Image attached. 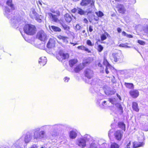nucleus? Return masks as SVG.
I'll list each match as a JSON object with an SVG mask.
<instances>
[{
  "instance_id": "f257e3e1",
  "label": "nucleus",
  "mask_w": 148,
  "mask_h": 148,
  "mask_svg": "<svg viewBox=\"0 0 148 148\" xmlns=\"http://www.w3.org/2000/svg\"><path fill=\"white\" fill-rule=\"evenodd\" d=\"M40 128L39 127H36L33 130V135L30 132L27 133L24 138H21L17 140L12 145V148H21V146L23 143L25 141L26 143H29L32 139L37 141L45 140L46 138V132L44 130H40Z\"/></svg>"
},
{
  "instance_id": "f03ea898",
  "label": "nucleus",
  "mask_w": 148,
  "mask_h": 148,
  "mask_svg": "<svg viewBox=\"0 0 148 148\" xmlns=\"http://www.w3.org/2000/svg\"><path fill=\"white\" fill-rule=\"evenodd\" d=\"M12 0H8L6 1V4L10 6L12 10L11 13L10 9L7 7H5L4 14L8 19H10V23L12 26L15 28L18 27V22L20 19L18 17H15V15L13 13V11L15 9L14 5L12 3Z\"/></svg>"
},
{
  "instance_id": "7ed1b4c3",
  "label": "nucleus",
  "mask_w": 148,
  "mask_h": 148,
  "mask_svg": "<svg viewBox=\"0 0 148 148\" xmlns=\"http://www.w3.org/2000/svg\"><path fill=\"white\" fill-rule=\"evenodd\" d=\"M84 73L85 76L88 79V81L87 80H86V82L90 84L92 86L96 85V82L95 79H93L91 80H90L93 76V71L90 69H85Z\"/></svg>"
},
{
  "instance_id": "20e7f679",
  "label": "nucleus",
  "mask_w": 148,
  "mask_h": 148,
  "mask_svg": "<svg viewBox=\"0 0 148 148\" xmlns=\"http://www.w3.org/2000/svg\"><path fill=\"white\" fill-rule=\"evenodd\" d=\"M36 29L35 26L31 24L25 25L23 28L24 32L30 35H34L36 33Z\"/></svg>"
},
{
  "instance_id": "39448f33",
  "label": "nucleus",
  "mask_w": 148,
  "mask_h": 148,
  "mask_svg": "<svg viewBox=\"0 0 148 148\" xmlns=\"http://www.w3.org/2000/svg\"><path fill=\"white\" fill-rule=\"evenodd\" d=\"M138 142H135L133 143V148H136L138 147L143 146L145 144L144 142H141L144 141L145 140L144 134L142 133L138 138Z\"/></svg>"
},
{
  "instance_id": "423d86ee",
  "label": "nucleus",
  "mask_w": 148,
  "mask_h": 148,
  "mask_svg": "<svg viewBox=\"0 0 148 148\" xmlns=\"http://www.w3.org/2000/svg\"><path fill=\"white\" fill-rule=\"evenodd\" d=\"M62 125L60 124H57L54 125H43L40 127L43 130H49L51 129L53 131H56L57 130L60 129Z\"/></svg>"
},
{
  "instance_id": "0eeeda50",
  "label": "nucleus",
  "mask_w": 148,
  "mask_h": 148,
  "mask_svg": "<svg viewBox=\"0 0 148 148\" xmlns=\"http://www.w3.org/2000/svg\"><path fill=\"white\" fill-rule=\"evenodd\" d=\"M112 56L115 62H120L123 60V56L121 51L118 53H113L112 54Z\"/></svg>"
},
{
  "instance_id": "6e6552de",
  "label": "nucleus",
  "mask_w": 148,
  "mask_h": 148,
  "mask_svg": "<svg viewBox=\"0 0 148 148\" xmlns=\"http://www.w3.org/2000/svg\"><path fill=\"white\" fill-rule=\"evenodd\" d=\"M105 94L107 95H112L114 94L116 91L114 89H112L110 87L107 86L103 87Z\"/></svg>"
},
{
  "instance_id": "1a4fd4ad",
  "label": "nucleus",
  "mask_w": 148,
  "mask_h": 148,
  "mask_svg": "<svg viewBox=\"0 0 148 148\" xmlns=\"http://www.w3.org/2000/svg\"><path fill=\"white\" fill-rule=\"evenodd\" d=\"M36 38L41 41H44L46 40L47 36L43 31L40 30L38 32Z\"/></svg>"
},
{
  "instance_id": "9d476101",
  "label": "nucleus",
  "mask_w": 148,
  "mask_h": 148,
  "mask_svg": "<svg viewBox=\"0 0 148 148\" xmlns=\"http://www.w3.org/2000/svg\"><path fill=\"white\" fill-rule=\"evenodd\" d=\"M94 2L93 0H82L80 5L82 6L89 5L92 8H94Z\"/></svg>"
},
{
  "instance_id": "9b49d317",
  "label": "nucleus",
  "mask_w": 148,
  "mask_h": 148,
  "mask_svg": "<svg viewBox=\"0 0 148 148\" xmlns=\"http://www.w3.org/2000/svg\"><path fill=\"white\" fill-rule=\"evenodd\" d=\"M123 132L122 131L119 130L116 131L114 134L115 138L118 141H120L123 137Z\"/></svg>"
},
{
  "instance_id": "f8f14e48",
  "label": "nucleus",
  "mask_w": 148,
  "mask_h": 148,
  "mask_svg": "<svg viewBox=\"0 0 148 148\" xmlns=\"http://www.w3.org/2000/svg\"><path fill=\"white\" fill-rule=\"evenodd\" d=\"M86 140L83 138H80L77 140V144L82 148H84L86 146Z\"/></svg>"
},
{
  "instance_id": "ddd939ff",
  "label": "nucleus",
  "mask_w": 148,
  "mask_h": 148,
  "mask_svg": "<svg viewBox=\"0 0 148 148\" xmlns=\"http://www.w3.org/2000/svg\"><path fill=\"white\" fill-rule=\"evenodd\" d=\"M103 95L100 96V97L99 98V99L97 100V103L99 105L100 108H105L107 106V105L106 101H104L102 102L101 103V99H103Z\"/></svg>"
},
{
  "instance_id": "4468645a",
  "label": "nucleus",
  "mask_w": 148,
  "mask_h": 148,
  "mask_svg": "<svg viewBox=\"0 0 148 148\" xmlns=\"http://www.w3.org/2000/svg\"><path fill=\"white\" fill-rule=\"evenodd\" d=\"M77 131L76 130H72L69 132V137L71 139H75L77 136Z\"/></svg>"
},
{
  "instance_id": "2eb2a0df",
  "label": "nucleus",
  "mask_w": 148,
  "mask_h": 148,
  "mask_svg": "<svg viewBox=\"0 0 148 148\" xmlns=\"http://www.w3.org/2000/svg\"><path fill=\"white\" fill-rule=\"evenodd\" d=\"M131 96L133 98H136L139 95L138 91L136 89L132 90L129 92Z\"/></svg>"
},
{
  "instance_id": "dca6fc26",
  "label": "nucleus",
  "mask_w": 148,
  "mask_h": 148,
  "mask_svg": "<svg viewBox=\"0 0 148 148\" xmlns=\"http://www.w3.org/2000/svg\"><path fill=\"white\" fill-rule=\"evenodd\" d=\"M116 8L119 13L123 14L125 12V9L124 6L123 5L118 4L116 6Z\"/></svg>"
},
{
  "instance_id": "f3484780",
  "label": "nucleus",
  "mask_w": 148,
  "mask_h": 148,
  "mask_svg": "<svg viewBox=\"0 0 148 148\" xmlns=\"http://www.w3.org/2000/svg\"><path fill=\"white\" fill-rule=\"evenodd\" d=\"M55 45V41L53 39L50 38L47 44V47L48 48H52L54 47Z\"/></svg>"
},
{
  "instance_id": "a211bd4d",
  "label": "nucleus",
  "mask_w": 148,
  "mask_h": 148,
  "mask_svg": "<svg viewBox=\"0 0 148 148\" xmlns=\"http://www.w3.org/2000/svg\"><path fill=\"white\" fill-rule=\"evenodd\" d=\"M47 14L49 16L53 21L54 22H57L58 21V19L57 15L53 14L50 12L48 13Z\"/></svg>"
},
{
  "instance_id": "6ab92c4d",
  "label": "nucleus",
  "mask_w": 148,
  "mask_h": 148,
  "mask_svg": "<svg viewBox=\"0 0 148 148\" xmlns=\"http://www.w3.org/2000/svg\"><path fill=\"white\" fill-rule=\"evenodd\" d=\"M38 62L41 65L44 66L47 63V59L45 57H41L40 58Z\"/></svg>"
},
{
  "instance_id": "aec40b11",
  "label": "nucleus",
  "mask_w": 148,
  "mask_h": 148,
  "mask_svg": "<svg viewBox=\"0 0 148 148\" xmlns=\"http://www.w3.org/2000/svg\"><path fill=\"white\" fill-rule=\"evenodd\" d=\"M38 14L36 12L35 10L34 9H32L30 12L29 16L32 18H34L36 17Z\"/></svg>"
},
{
  "instance_id": "412c9836",
  "label": "nucleus",
  "mask_w": 148,
  "mask_h": 148,
  "mask_svg": "<svg viewBox=\"0 0 148 148\" xmlns=\"http://www.w3.org/2000/svg\"><path fill=\"white\" fill-rule=\"evenodd\" d=\"M49 28L52 31L60 32L61 31V29L57 26H51V27L49 26Z\"/></svg>"
},
{
  "instance_id": "4be33fe9",
  "label": "nucleus",
  "mask_w": 148,
  "mask_h": 148,
  "mask_svg": "<svg viewBox=\"0 0 148 148\" xmlns=\"http://www.w3.org/2000/svg\"><path fill=\"white\" fill-rule=\"evenodd\" d=\"M132 108L133 110L136 112H138L139 111V109L138 107V103L135 102H133L132 103Z\"/></svg>"
},
{
  "instance_id": "5701e85b",
  "label": "nucleus",
  "mask_w": 148,
  "mask_h": 148,
  "mask_svg": "<svg viewBox=\"0 0 148 148\" xmlns=\"http://www.w3.org/2000/svg\"><path fill=\"white\" fill-rule=\"evenodd\" d=\"M59 55L62 60L65 59L69 57V54L67 53H64L62 52H60L59 53Z\"/></svg>"
},
{
  "instance_id": "b1692460",
  "label": "nucleus",
  "mask_w": 148,
  "mask_h": 148,
  "mask_svg": "<svg viewBox=\"0 0 148 148\" xmlns=\"http://www.w3.org/2000/svg\"><path fill=\"white\" fill-rule=\"evenodd\" d=\"M64 18L66 21L68 23H70L72 20V17L71 16L68 14H65Z\"/></svg>"
},
{
  "instance_id": "393cba45",
  "label": "nucleus",
  "mask_w": 148,
  "mask_h": 148,
  "mask_svg": "<svg viewBox=\"0 0 148 148\" xmlns=\"http://www.w3.org/2000/svg\"><path fill=\"white\" fill-rule=\"evenodd\" d=\"M77 62V59H71L69 61V65L70 66L72 67Z\"/></svg>"
},
{
  "instance_id": "a878e982",
  "label": "nucleus",
  "mask_w": 148,
  "mask_h": 148,
  "mask_svg": "<svg viewBox=\"0 0 148 148\" xmlns=\"http://www.w3.org/2000/svg\"><path fill=\"white\" fill-rule=\"evenodd\" d=\"M124 85L126 88L130 89H132L134 88V85L132 83L125 82Z\"/></svg>"
},
{
  "instance_id": "bb28decb",
  "label": "nucleus",
  "mask_w": 148,
  "mask_h": 148,
  "mask_svg": "<svg viewBox=\"0 0 148 148\" xmlns=\"http://www.w3.org/2000/svg\"><path fill=\"white\" fill-rule=\"evenodd\" d=\"M118 126L119 127L121 128L123 130H125V124L122 122H119L118 123Z\"/></svg>"
},
{
  "instance_id": "cd10ccee",
  "label": "nucleus",
  "mask_w": 148,
  "mask_h": 148,
  "mask_svg": "<svg viewBox=\"0 0 148 148\" xmlns=\"http://www.w3.org/2000/svg\"><path fill=\"white\" fill-rule=\"evenodd\" d=\"M77 13L81 15H84L86 13V11H85L81 8H77Z\"/></svg>"
},
{
  "instance_id": "c85d7f7f",
  "label": "nucleus",
  "mask_w": 148,
  "mask_h": 148,
  "mask_svg": "<svg viewBox=\"0 0 148 148\" xmlns=\"http://www.w3.org/2000/svg\"><path fill=\"white\" fill-rule=\"evenodd\" d=\"M109 34L106 32H105L102 34L101 36V40L102 41H103L107 38V37L109 36Z\"/></svg>"
},
{
  "instance_id": "c756f323",
  "label": "nucleus",
  "mask_w": 148,
  "mask_h": 148,
  "mask_svg": "<svg viewBox=\"0 0 148 148\" xmlns=\"http://www.w3.org/2000/svg\"><path fill=\"white\" fill-rule=\"evenodd\" d=\"M38 22H41L42 21V16L39 15L38 14L36 16V17L34 18Z\"/></svg>"
},
{
  "instance_id": "7c9ffc66",
  "label": "nucleus",
  "mask_w": 148,
  "mask_h": 148,
  "mask_svg": "<svg viewBox=\"0 0 148 148\" xmlns=\"http://www.w3.org/2000/svg\"><path fill=\"white\" fill-rule=\"evenodd\" d=\"M60 24L64 30L69 31L70 29V27L65 23H62Z\"/></svg>"
},
{
  "instance_id": "2f4dec72",
  "label": "nucleus",
  "mask_w": 148,
  "mask_h": 148,
  "mask_svg": "<svg viewBox=\"0 0 148 148\" xmlns=\"http://www.w3.org/2000/svg\"><path fill=\"white\" fill-rule=\"evenodd\" d=\"M108 101L110 102L112 104L114 105L116 103V99L115 98L112 97L109 98Z\"/></svg>"
},
{
  "instance_id": "473e14b6",
  "label": "nucleus",
  "mask_w": 148,
  "mask_h": 148,
  "mask_svg": "<svg viewBox=\"0 0 148 148\" xmlns=\"http://www.w3.org/2000/svg\"><path fill=\"white\" fill-rule=\"evenodd\" d=\"M60 38L62 40L63 42L65 43H68V41L67 39L68 38L65 36H60Z\"/></svg>"
},
{
  "instance_id": "72a5a7b5",
  "label": "nucleus",
  "mask_w": 148,
  "mask_h": 148,
  "mask_svg": "<svg viewBox=\"0 0 148 148\" xmlns=\"http://www.w3.org/2000/svg\"><path fill=\"white\" fill-rule=\"evenodd\" d=\"M116 106L119 109V110L121 111V113L123 112V108L121 105L119 103H117L116 104Z\"/></svg>"
},
{
  "instance_id": "f704fd0d",
  "label": "nucleus",
  "mask_w": 148,
  "mask_h": 148,
  "mask_svg": "<svg viewBox=\"0 0 148 148\" xmlns=\"http://www.w3.org/2000/svg\"><path fill=\"white\" fill-rule=\"evenodd\" d=\"M103 63L104 65L106 66H106H110V64L108 63V62L107 61V60L105 58H104L103 60Z\"/></svg>"
},
{
  "instance_id": "c9c22d12",
  "label": "nucleus",
  "mask_w": 148,
  "mask_h": 148,
  "mask_svg": "<svg viewBox=\"0 0 148 148\" xmlns=\"http://www.w3.org/2000/svg\"><path fill=\"white\" fill-rule=\"evenodd\" d=\"M122 34L123 36H126L128 38H133V36L132 35L130 34H128L124 31H123L122 32Z\"/></svg>"
},
{
  "instance_id": "e433bc0d",
  "label": "nucleus",
  "mask_w": 148,
  "mask_h": 148,
  "mask_svg": "<svg viewBox=\"0 0 148 148\" xmlns=\"http://www.w3.org/2000/svg\"><path fill=\"white\" fill-rule=\"evenodd\" d=\"M119 145L115 143H112L111 145V148H119Z\"/></svg>"
},
{
  "instance_id": "4c0bfd02",
  "label": "nucleus",
  "mask_w": 148,
  "mask_h": 148,
  "mask_svg": "<svg viewBox=\"0 0 148 148\" xmlns=\"http://www.w3.org/2000/svg\"><path fill=\"white\" fill-rule=\"evenodd\" d=\"M95 14L98 17H101L104 15L103 13L101 11H99L98 12H96Z\"/></svg>"
},
{
  "instance_id": "58836bf2",
  "label": "nucleus",
  "mask_w": 148,
  "mask_h": 148,
  "mask_svg": "<svg viewBox=\"0 0 148 148\" xmlns=\"http://www.w3.org/2000/svg\"><path fill=\"white\" fill-rule=\"evenodd\" d=\"M82 68L79 66H76L74 69V71L76 73H77L81 70Z\"/></svg>"
},
{
  "instance_id": "ea45409f",
  "label": "nucleus",
  "mask_w": 148,
  "mask_h": 148,
  "mask_svg": "<svg viewBox=\"0 0 148 148\" xmlns=\"http://www.w3.org/2000/svg\"><path fill=\"white\" fill-rule=\"evenodd\" d=\"M50 134L51 135L53 138L56 137L57 135V134L56 132L53 131V130H52V131H51V132L50 133Z\"/></svg>"
},
{
  "instance_id": "a19ab883",
  "label": "nucleus",
  "mask_w": 148,
  "mask_h": 148,
  "mask_svg": "<svg viewBox=\"0 0 148 148\" xmlns=\"http://www.w3.org/2000/svg\"><path fill=\"white\" fill-rule=\"evenodd\" d=\"M143 30L145 33L148 34V25L147 24L145 26L143 27Z\"/></svg>"
},
{
  "instance_id": "79ce46f5",
  "label": "nucleus",
  "mask_w": 148,
  "mask_h": 148,
  "mask_svg": "<svg viewBox=\"0 0 148 148\" xmlns=\"http://www.w3.org/2000/svg\"><path fill=\"white\" fill-rule=\"evenodd\" d=\"M127 43L121 44L119 45V46L121 47L130 48V47L127 46Z\"/></svg>"
},
{
  "instance_id": "37998d69",
  "label": "nucleus",
  "mask_w": 148,
  "mask_h": 148,
  "mask_svg": "<svg viewBox=\"0 0 148 148\" xmlns=\"http://www.w3.org/2000/svg\"><path fill=\"white\" fill-rule=\"evenodd\" d=\"M103 48V47L101 45H98V51L99 52H101Z\"/></svg>"
},
{
  "instance_id": "c03bdc74",
  "label": "nucleus",
  "mask_w": 148,
  "mask_h": 148,
  "mask_svg": "<svg viewBox=\"0 0 148 148\" xmlns=\"http://www.w3.org/2000/svg\"><path fill=\"white\" fill-rule=\"evenodd\" d=\"M90 148H98V147L96 144L92 143L90 145Z\"/></svg>"
},
{
  "instance_id": "a18cd8bd",
  "label": "nucleus",
  "mask_w": 148,
  "mask_h": 148,
  "mask_svg": "<svg viewBox=\"0 0 148 148\" xmlns=\"http://www.w3.org/2000/svg\"><path fill=\"white\" fill-rule=\"evenodd\" d=\"M86 43L87 45L90 46H92L94 45V44H92L91 41L89 40H88L86 42Z\"/></svg>"
},
{
  "instance_id": "49530a36",
  "label": "nucleus",
  "mask_w": 148,
  "mask_h": 148,
  "mask_svg": "<svg viewBox=\"0 0 148 148\" xmlns=\"http://www.w3.org/2000/svg\"><path fill=\"white\" fill-rule=\"evenodd\" d=\"M90 137V136L89 135L86 134L84 136L83 138L86 140L89 139Z\"/></svg>"
},
{
  "instance_id": "de8ad7c7",
  "label": "nucleus",
  "mask_w": 148,
  "mask_h": 148,
  "mask_svg": "<svg viewBox=\"0 0 148 148\" xmlns=\"http://www.w3.org/2000/svg\"><path fill=\"white\" fill-rule=\"evenodd\" d=\"M138 42L140 44L142 45H144L145 44V42L144 41L139 40H138Z\"/></svg>"
},
{
  "instance_id": "09e8293b",
  "label": "nucleus",
  "mask_w": 148,
  "mask_h": 148,
  "mask_svg": "<svg viewBox=\"0 0 148 148\" xmlns=\"http://www.w3.org/2000/svg\"><path fill=\"white\" fill-rule=\"evenodd\" d=\"M129 2V4H134L136 3V0H128Z\"/></svg>"
},
{
  "instance_id": "8fccbe9b",
  "label": "nucleus",
  "mask_w": 148,
  "mask_h": 148,
  "mask_svg": "<svg viewBox=\"0 0 148 148\" xmlns=\"http://www.w3.org/2000/svg\"><path fill=\"white\" fill-rule=\"evenodd\" d=\"M110 66L106 67L105 72L107 74H108L109 73V71L108 70L109 68H110Z\"/></svg>"
},
{
  "instance_id": "3c124183",
  "label": "nucleus",
  "mask_w": 148,
  "mask_h": 148,
  "mask_svg": "<svg viewBox=\"0 0 148 148\" xmlns=\"http://www.w3.org/2000/svg\"><path fill=\"white\" fill-rule=\"evenodd\" d=\"M85 47V46H79L77 47V48L79 49L84 50Z\"/></svg>"
},
{
  "instance_id": "603ef678",
  "label": "nucleus",
  "mask_w": 148,
  "mask_h": 148,
  "mask_svg": "<svg viewBox=\"0 0 148 148\" xmlns=\"http://www.w3.org/2000/svg\"><path fill=\"white\" fill-rule=\"evenodd\" d=\"M70 79V78L69 77H66L64 78V79L65 82H68Z\"/></svg>"
},
{
  "instance_id": "864d4df0",
  "label": "nucleus",
  "mask_w": 148,
  "mask_h": 148,
  "mask_svg": "<svg viewBox=\"0 0 148 148\" xmlns=\"http://www.w3.org/2000/svg\"><path fill=\"white\" fill-rule=\"evenodd\" d=\"M71 12L73 13H75L76 12H77V8H74L71 10Z\"/></svg>"
},
{
  "instance_id": "5fc2aeb1",
  "label": "nucleus",
  "mask_w": 148,
  "mask_h": 148,
  "mask_svg": "<svg viewBox=\"0 0 148 148\" xmlns=\"http://www.w3.org/2000/svg\"><path fill=\"white\" fill-rule=\"evenodd\" d=\"M84 50L86 52H87L88 53H91V51L88 48H86L85 47Z\"/></svg>"
},
{
  "instance_id": "6e6d98bb",
  "label": "nucleus",
  "mask_w": 148,
  "mask_h": 148,
  "mask_svg": "<svg viewBox=\"0 0 148 148\" xmlns=\"http://www.w3.org/2000/svg\"><path fill=\"white\" fill-rule=\"evenodd\" d=\"M75 27L77 30H79L81 29V27L79 25L77 24L76 26Z\"/></svg>"
},
{
  "instance_id": "4d7b16f0",
  "label": "nucleus",
  "mask_w": 148,
  "mask_h": 148,
  "mask_svg": "<svg viewBox=\"0 0 148 148\" xmlns=\"http://www.w3.org/2000/svg\"><path fill=\"white\" fill-rule=\"evenodd\" d=\"M93 30V27L91 25H90L89 27V31L90 32H91Z\"/></svg>"
},
{
  "instance_id": "13d9d810",
  "label": "nucleus",
  "mask_w": 148,
  "mask_h": 148,
  "mask_svg": "<svg viewBox=\"0 0 148 148\" xmlns=\"http://www.w3.org/2000/svg\"><path fill=\"white\" fill-rule=\"evenodd\" d=\"M131 144L130 141L127 145L126 146L125 148H130V145Z\"/></svg>"
},
{
  "instance_id": "bf43d9fd",
  "label": "nucleus",
  "mask_w": 148,
  "mask_h": 148,
  "mask_svg": "<svg viewBox=\"0 0 148 148\" xmlns=\"http://www.w3.org/2000/svg\"><path fill=\"white\" fill-rule=\"evenodd\" d=\"M37 147L36 145H34L32 146L29 148H37Z\"/></svg>"
},
{
  "instance_id": "052dcab7",
  "label": "nucleus",
  "mask_w": 148,
  "mask_h": 148,
  "mask_svg": "<svg viewBox=\"0 0 148 148\" xmlns=\"http://www.w3.org/2000/svg\"><path fill=\"white\" fill-rule=\"evenodd\" d=\"M50 10L51 12L53 13H55L56 12V11L53 9H51Z\"/></svg>"
},
{
  "instance_id": "680f3d73",
  "label": "nucleus",
  "mask_w": 148,
  "mask_h": 148,
  "mask_svg": "<svg viewBox=\"0 0 148 148\" xmlns=\"http://www.w3.org/2000/svg\"><path fill=\"white\" fill-rule=\"evenodd\" d=\"M117 31L119 33H120L121 31V29L120 28H118L117 29Z\"/></svg>"
},
{
  "instance_id": "e2e57ef3",
  "label": "nucleus",
  "mask_w": 148,
  "mask_h": 148,
  "mask_svg": "<svg viewBox=\"0 0 148 148\" xmlns=\"http://www.w3.org/2000/svg\"><path fill=\"white\" fill-rule=\"evenodd\" d=\"M116 95H117V97L120 100H121V98L120 96L119 95H118V94H116Z\"/></svg>"
},
{
  "instance_id": "0e129e2a",
  "label": "nucleus",
  "mask_w": 148,
  "mask_h": 148,
  "mask_svg": "<svg viewBox=\"0 0 148 148\" xmlns=\"http://www.w3.org/2000/svg\"><path fill=\"white\" fill-rule=\"evenodd\" d=\"M144 22L147 23V24H148V19L145 18L144 19Z\"/></svg>"
},
{
  "instance_id": "69168bd1",
  "label": "nucleus",
  "mask_w": 148,
  "mask_h": 148,
  "mask_svg": "<svg viewBox=\"0 0 148 148\" xmlns=\"http://www.w3.org/2000/svg\"><path fill=\"white\" fill-rule=\"evenodd\" d=\"M84 21L86 23H87L88 22V21L87 20L86 18H85L84 19Z\"/></svg>"
},
{
  "instance_id": "338daca9",
  "label": "nucleus",
  "mask_w": 148,
  "mask_h": 148,
  "mask_svg": "<svg viewBox=\"0 0 148 148\" xmlns=\"http://www.w3.org/2000/svg\"><path fill=\"white\" fill-rule=\"evenodd\" d=\"M37 3L38 4H39L41 6L42 5V4L41 2L40 1H38L37 2Z\"/></svg>"
},
{
  "instance_id": "774afa93",
  "label": "nucleus",
  "mask_w": 148,
  "mask_h": 148,
  "mask_svg": "<svg viewBox=\"0 0 148 148\" xmlns=\"http://www.w3.org/2000/svg\"><path fill=\"white\" fill-rule=\"evenodd\" d=\"M98 66L99 67H102V64L100 63H99L98 64Z\"/></svg>"
}]
</instances>
